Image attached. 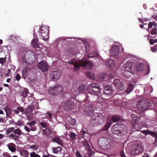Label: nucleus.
I'll use <instances>...</instances> for the list:
<instances>
[{
    "instance_id": "55",
    "label": "nucleus",
    "mask_w": 157,
    "mask_h": 157,
    "mask_svg": "<svg viewBox=\"0 0 157 157\" xmlns=\"http://www.w3.org/2000/svg\"><path fill=\"white\" fill-rule=\"evenodd\" d=\"M24 129L26 131L29 132L30 131H31L30 129V128L27 126H26L24 127Z\"/></svg>"
},
{
    "instance_id": "34",
    "label": "nucleus",
    "mask_w": 157,
    "mask_h": 157,
    "mask_svg": "<svg viewBox=\"0 0 157 157\" xmlns=\"http://www.w3.org/2000/svg\"><path fill=\"white\" fill-rule=\"evenodd\" d=\"M28 90L27 89H25L23 90L21 93V95L24 98H25L27 95Z\"/></svg>"
},
{
    "instance_id": "27",
    "label": "nucleus",
    "mask_w": 157,
    "mask_h": 157,
    "mask_svg": "<svg viewBox=\"0 0 157 157\" xmlns=\"http://www.w3.org/2000/svg\"><path fill=\"white\" fill-rule=\"evenodd\" d=\"M31 69L29 67H25L22 71L23 75L27 76L28 73L30 71Z\"/></svg>"
},
{
    "instance_id": "32",
    "label": "nucleus",
    "mask_w": 157,
    "mask_h": 157,
    "mask_svg": "<svg viewBox=\"0 0 157 157\" xmlns=\"http://www.w3.org/2000/svg\"><path fill=\"white\" fill-rule=\"evenodd\" d=\"M154 132L148 130H144L143 132V133L145 134V135H147L148 134H149L152 136L154 135Z\"/></svg>"
},
{
    "instance_id": "44",
    "label": "nucleus",
    "mask_w": 157,
    "mask_h": 157,
    "mask_svg": "<svg viewBox=\"0 0 157 157\" xmlns=\"http://www.w3.org/2000/svg\"><path fill=\"white\" fill-rule=\"evenodd\" d=\"M157 42V39L153 40V39H150L149 40V43L151 45H153L155 43Z\"/></svg>"
},
{
    "instance_id": "38",
    "label": "nucleus",
    "mask_w": 157,
    "mask_h": 157,
    "mask_svg": "<svg viewBox=\"0 0 157 157\" xmlns=\"http://www.w3.org/2000/svg\"><path fill=\"white\" fill-rule=\"evenodd\" d=\"M13 132L15 134L20 135L21 134V131L19 129H16L13 130Z\"/></svg>"
},
{
    "instance_id": "59",
    "label": "nucleus",
    "mask_w": 157,
    "mask_h": 157,
    "mask_svg": "<svg viewBox=\"0 0 157 157\" xmlns=\"http://www.w3.org/2000/svg\"><path fill=\"white\" fill-rule=\"evenodd\" d=\"M47 114H48V117L50 118V119H52V115L51 113L49 112H47Z\"/></svg>"
},
{
    "instance_id": "12",
    "label": "nucleus",
    "mask_w": 157,
    "mask_h": 157,
    "mask_svg": "<svg viewBox=\"0 0 157 157\" xmlns=\"http://www.w3.org/2000/svg\"><path fill=\"white\" fill-rule=\"evenodd\" d=\"M38 68L44 72H45L48 69V66L47 63L43 61H41L38 64Z\"/></svg>"
},
{
    "instance_id": "56",
    "label": "nucleus",
    "mask_w": 157,
    "mask_h": 157,
    "mask_svg": "<svg viewBox=\"0 0 157 157\" xmlns=\"http://www.w3.org/2000/svg\"><path fill=\"white\" fill-rule=\"evenodd\" d=\"M13 140H18V139L19 138V136H17L15 135V136L13 137Z\"/></svg>"
},
{
    "instance_id": "64",
    "label": "nucleus",
    "mask_w": 157,
    "mask_h": 157,
    "mask_svg": "<svg viewBox=\"0 0 157 157\" xmlns=\"http://www.w3.org/2000/svg\"><path fill=\"white\" fill-rule=\"evenodd\" d=\"M4 119L3 118H0V123H3L4 122Z\"/></svg>"
},
{
    "instance_id": "5",
    "label": "nucleus",
    "mask_w": 157,
    "mask_h": 157,
    "mask_svg": "<svg viewBox=\"0 0 157 157\" xmlns=\"http://www.w3.org/2000/svg\"><path fill=\"white\" fill-rule=\"evenodd\" d=\"M153 17L154 21H153L152 22H150L148 24L147 31H149L148 29L152 28L153 26V28L150 32V33L152 35H155L157 34V13L153 15Z\"/></svg>"
},
{
    "instance_id": "33",
    "label": "nucleus",
    "mask_w": 157,
    "mask_h": 157,
    "mask_svg": "<svg viewBox=\"0 0 157 157\" xmlns=\"http://www.w3.org/2000/svg\"><path fill=\"white\" fill-rule=\"evenodd\" d=\"M22 64L24 66H27L28 64V63L25 59V56H23L22 57Z\"/></svg>"
},
{
    "instance_id": "10",
    "label": "nucleus",
    "mask_w": 157,
    "mask_h": 157,
    "mask_svg": "<svg viewBox=\"0 0 157 157\" xmlns=\"http://www.w3.org/2000/svg\"><path fill=\"white\" fill-rule=\"evenodd\" d=\"M112 131L113 133L115 134H117L119 136L121 135V125L118 124H116L112 127Z\"/></svg>"
},
{
    "instance_id": "2",
    "label": "nucleus",
    "mask_w": 157,
    "mask_h": 157,
    "mask_svg": "<svg viewBox=\"0 0 157 157\" xmlns=\"http://www.w3.org/2000/svg\"><path fill=\"white\" fill-rule=\"evenodd\" d=\"M101 89L100 88V86L98 84L96 83H93L90 84L88 88V93L86 94V97L85 98L84 101L86 102L87 101L89 102L88 100L89 97L90 96V94H92L93 95H98L99 94L101 93Z\"/></svg>"
},
{
    "instance_id": "20",
    "label": "nucleus",
    "mask_w": 157,
    "mask_h": 157,
    "mask_svg": "<svg viewBox=\"0 0 157 157\" xmlns=\"http://www.w3.org/2000/svg\"><path fill=\"white\" fill-rule=\"evenodd\" d=\"M7 146L10 150L12 152H14L16 151V145L13 143H10L7 145Z\"/></svg>"
},
{
    "instance_id": "54",
    "label": "nucleus",
    "mask_w": 157,
    "mask_h": 157,
    "mask_svg": "<svg viewBox=\"0 0 157 157\" xmlns=\"http://www.w3.org/2000/svg\"><path fill=\"white\" fill-rule=\"evenodd\" d=\"M76 156L77 157H82V155L80 154L79 152L77 151L76 152Z\"/></svg>"
},
{
    "instance_id": "47",
    "label": "nucleus",
    "mask_w": 157,
    "mask_h": 157,
    "mask_svg": "<svg viewBox=\"0 0 157 157\" xmlns=\"http://www.w3.org/2000/svg\"><path fill=\"white\" fill-rule=\"evenodd\" d=\"M44 132L46 134H49L51 133L50 130L48 128H46L44 129Z\"/></svg>"
},
{
    "instance_id": "30",
    "label": "nucleus",
    "mask_w": 157,
    "mask_h": 157,
    "mask_svg": "<svg viewBox=\"0 0 157 157\" xmlns=\"http://www.w3.org/2000/svg\"><path fill=\"white\" fill-rule=\"evenodd\" d=\"M48 92L51 95H54L56 94V93L54 87L50 88L49 89Z\"/></svg>"
},
{
    "instance_id": "1",
    "label": "nucleus",
    "mask_w": 157,
    "mask_h": 157,
    "mask_svg": "<svg viewBox=\"0 0 157 157\" xmlns=\"http://www.w3.org/2000/svg\"><path fill=\"white\" fill-rule=\"evenodd\" d=\"M68 63L74 65V70L75 71H77L80 69L81 66H82L85 69L89 70L91 69L93 66L92 63L86 60L76 61L72 60L71 61H68Z\"/></svg>"
},
{
    "instance_id": "16",
    "label": "nucleus",
    "mask_w": 157,
    "mask_h": 157,
    "mask_svg": "<svg viewBox=\"0 0 157 157\" xmlns=\"http://www.w3.org/2000/svg\"><path fill=\"white\" fill-rule=\"evenodd\" d=\"M133 64L131 62H128L126 63L125 66V69L126 71L132 72L131 71L133 67Z\"/></svg>"
},
{
    "instance_id": "46",
    "label": "nucleus",
    "mask_w": 157,
    "mask_h": 157,
    "mask_svg": "<svg viewBox=\"0 0 157 157\" xmlns=\"http://www.w3.org/2000/svg\"><path fill=\"white\" fill-rule=\"evenodd\" d=\"M107 75L106 74H101L100 75V79H101L102 80H103L105 78H106L107 77Z\"/></svg>"
},
{
    "instance_id": "13",
    "label": "nucleus",
    "mask_w": 157,
    "mask_h": 157,
    "mask_svg": "<svg viewBox=\"0 0 157 157\" xmlns=\"http://www.w3.org/2000/svg\"><path fill=\"white\" fill-rule=\"evenodd\" d=\"M64 109L67 110H71L74 108L75 105L71 101H67L64 105Z\"/></svg>"
},
{
    "instance_id": "24",
    "label": "nucleus",
    "mask_w": 157,
    "mask_h": 157,
    "mask_svg": "<svg viewBox=\"0 0 157 157\" xmlns=\"http://www.w3.org/2000/svg\"><path fill=\"white\" fill-rule=\"evenodd\" d=\"M62 149V147H53L52 148V151L53 153L55 154H57L59 152H61Z\"/></svg>"
},
{
    "instance_id": "36",
    "label": "nucleus",
    "mask_w": 157,
    "mask_h": 157,
    "mask_svg": "<svg viewBox=\"0 0 157 157\" xmlns=\"http://www.w3.org/2000/svg\"><path fill=\"white\" fill-rule=\"evenodd\" d=\"M34 108V107L33 106H30L28 107L27 109L25 111V113H26L28 112H30L33 110Z\"/></svg>"
},
{
    "instance_id": "6",
    "label": "nucleus",
    "mask_w": 157,
    "mask_h": 157,
    "mask_svg": "<svg viewBox=\"0 0 157 157\" xmlns=\"http://www.w3.org/2000/svg\"><path fill=\"white\" fill-rule=\"evenodd\" d=\"M40 38L44 40H47L49 37V28L46 26L41 27L40 30L39 35Z\"/></svg>"
},
{
    "instance_id": "39",
    "label": "nucleus",
    "mask_w": 157,
    "mask_h": 157,
    "mask_svg": "<svg viewBox=\"0 0 157 157\" xmlns=\"http://www.w3.org/2000/svg\"><path fill=\"white\" fill-rule=\"evenodd\" d=\"M30 154L31 157H40V155L34 151L30 153Z\"/></svg>"
},
{
    "instance_id": "51",
    "label": "nucleus",
    "mask_w": 157,
    "mask_h": 157,
    "mask_svg": "<svg viewBox=\"0 0 157 157\" xmlns=\"http://www.w3.org/2000/svg\"><path fill=\"white\" fill-rule=\"evenodd\" d=\"M76 124V120L75 119H72V121L71 122V124L73 126H74Z\"/></svg>"
},
{
    "instance_id": "48",
    "label": "nucleus",
    "mask_w": 157,
    "mask_h": 157,
    "mask_svg": "<svg viewBox=\"0 0 157 157\" xmlns=\"http://www.w3.org/2000/svg\"><path fill=\"white\" fill-rule=\"evenodd\" d=\"M6 58H0V63L2 64H3L6 62Z\"/></svg>"
},
{
    "instance_id": "49",
    "label": "nucleus",
    "mask_w": 157,
    "mask_h": 157,
    "mask_svg": "<svg viewBox=\"0 0 157 157\" xmlns=\"http://www.w3.org/2000/svg\"><path fill=\"white\" fill-rule=\"evenodd\" d=\"M155 138L154 143H157V133L154 132V135L152 136Z\"/></svg>"
},
{
    "instance_id": "52",
    "label": "nucleus",
    "mask_w": 157,
    "mask_h": 157,
    "mask_svg": "<svg viewBox=\"0 0 157 157\" xmlns=\"http://www.w3.org/2000/svg\"><path fill=\"white\" fill-rule=\"evenodd\" d=\"M15 78L17 80L19 81L21 78V76L18 74H17L15 76Z\"/></svg>"
},
{
    "instance_id": "28",
    "label": "nucleus",
    "mask_w": 157,
    "mask_h": 157,
    "mask_svg": "<svg viewBox=\"0 0 157 157\" xmlns=\"http://www.w3.org/2000/svg\"><path fill=\"white\" fill-rule=\"evenodd\" d=\"M86 76L92 79H94L95 76L94 73L90 72H86Z\"/></svg>"
},
{
    "instance_id": "40",
    "label": "nucleus",
    "mask_w": 157,
    "mask_h": 157,
    "mask_svg": "<svg viewBox=\"0 0 157 157\" xmlns=\"http://www.w3.org/2000/svg\"><path fill=\"white\" fill-rule=\"evenodd\" d=\"M82 144L83 146L87 148L90 147L88 142L87 140L83 141L82 142Z\"/></svg>"
},
{
    "instance_id": "50",
    "label": "nucleus",
    "mask_w": 157,
    "mask_h": 157,
    "mask_svg": "<svg viewBox=\"0 0 157 157\" xmlns=\"http://www.w3.org/2000/svg\"><path fill=\"white\" fill-rule=\"evenodd\" d=\"M17 109L19 110V111H21V112H23L24 111V109L22 107H18L17 108Z\"/></svg>"
},
{
    "instance_id": "18",
    "label": "nucleus",
    "mask_w": 157,
    "mask_h": 157,
    "mask_svg": "<svg viewBox=\"0 0 157 157\" xmlns=\"http://www.w3.org/2000/svg\"><path fill=\"white\" fill-rule=\"evenodd\" d=\"M136 69L138 72H142L144 69V65L142 63H139L136 65Z\"/></svg>"
},
{
    "instance_id": "41",
    "label": "nucleus",
    "mask_w": 157,
    "mask_h": 157,
    "mask_svg": "<svg viewBox=\"0 0 157 157\" xmlns=\"http://www.w3.org/2000/svg\"><path fill=\"white\" fill-rule=\"evenodd\" d=\"M14 128L13 127H11L8 128L6 132V133L8 135L11 132H12L13 131Z\"/></svg>"
},
{
    "instance_id": "4",
    "label": "nucleus",
    "mask_w": 157,
    "mask_h": 157,
    "mask_svg": "<svg viewBox=\"0 0 157 157\" xmlns=\"http://www.w3.org/2000/svg\"><path fill=\"white\" fill-rule=\"evenodd\" d=\"M111 141L110 139L103 137L99 139L98 144L103 149L107 150L111 147Z\"/></svg>"
},
{
    "instance_id": "60",
    "label": "nucleus",
    "mask_w": 157,
    "mask_h": 157,
    "mask_svg": "<svg viewBox=\"0 0 157 157\" xmlns=\"http://www.w3.org/2000/svg\"><path fill=\"white\" fill-rule=\"evenodd\" d=\"M13 112L17 114H18L19 113V111L17 109V108L16 109H14L13 110Z\"/></svg>"
},
{
    "instance_id": "35",
    "label": "nucleus",
    "mask_w": 157,
    "mask_h": 157,
    "mask_svg": "<svg viewBox=\"0 0 157 157\" xmlns=\"http://www.w3.org/2000/svg\"><path fill=\"white\" fill-rule=\"evenodd\" d=\"M22 155L25 157H29L28 156L29 153L27 151L25 150H23L21 151Z\"/></svg>"
},
{
    "instance_id": "3",
    "label": "nucleus",
    "mask_w": 157,
    "mask_h": 157,
    "mask_svg": "<svg viewBox=\"0 0 157 157\" xmlns=\"http://www.w3.org/2000/svg\"><path fill=\"white\" fill-rule=\"evenodd\" d=\"M104 120L103 115L101 113H99L92 117L90 119V123L93 127H94L98 124H101Z\"/></svg>"
},
{
    "instance_id": "61",
    "label": "nucleus",
    "mask_w": 157,
    "mask_h": 157,
    "mask_svg": "<svg viewBox=\"0 0 157 157\" xmlns=\"http://www.w3.org/2000/svg\"><path fill=\"white\" fill-rule=\"evenodd\" d=\"M138 21L140 23H143V21L142 19L140 18H138Z\"/></svg>"
},
{
    "instance_id": "63",
    "label": "nucleus",
    "mask_w": 157,
    "mask_h": 157,
    "mask_svg": "<svg viewBox=\"0 0 157 157\" xmlns=\"http://www.w3.org/2000/svg\"><path fill=\"white\" fill-rule=\"evenodd\" d=\"M15 135L13 133H11L9 135L10 137H11V138H13V137L15 136Z\"/></svg>"
},
{
    "instance_id": "26",
    "label": "nucleus",
    "mask_w": 157,
    "mask_h": 157,
    "mask_svg": "<svg viewBox=\"0 0 157 157\" xmlns=\"http://www.w3.org/2000/svg\"><path fill=\"white\" fill-rule=\"evenodd\" d=\"M78 90L80 93L84 92L86 90L85 85L83 84L80 85L78 87Z\"/></svg>"
},
{
    "instance_id": "62",
    "label": "nucleus",
    "mask_w": 157,
    "mask_h": 157,
    "mask_svg": "<svg viewBox=\"0 0 157 157\" xmlns=\"http://www.w3.org/2000/svg\"><path fill=\"white\" fill-rule=\"evenodd\" d=\"M11 71L10 69H8L7 71V74L6 75V76H8V75L10 73V72Z\"/></svg>"
},
{
    "instance_id": "15",
    "label": "nucleus",
    "mask_w": 157,
    "mask_h": 157,
    "mask_svg": "<svg viewBox=\"0 0 157 157\" xmlns=\"http://www.w3.org/2000/svg\"><path fill=\"white\" fill-rule=\"evenodd\" d=\"M104 94H105L109 96L112 94L113 93V91L111 86L107 85L104 88Z\"/></svg>"
},
{
    "instance_id": "19",
    "label": "nucleus",
    "mask_w": 157,
    "mask_h": 157,
    "mask_svg": "<svg viewBox=\"0 0 157 157\" xmlns=\"http://www.w3.org/2000/svg\"><path fill=\"white\" fill-rule=\"evenodd\" d=\"M35 123L36 121H33L30 122H28L27 123V124L29 125L30 127L31 128V131H34L36 130V126L35 125Z\"/></svg>"
},
{
    "instance_id": "43",
    "label": "nucleus",
    "mask_w": 157,
    "mask_h": 157,
    "mask_svg": "<svg viewBox=\"0 0 157 157\" xmlns=\"http://www.w3.org/2000/svg\"><path fill=\"white\" fill-rule=\"evenodd\" d=\"M151 50L153 52H156L157 50V44H155L153 47H151Z\"/></svg>"
},
{
    "instance_id": "23",
    "label": "nucleus",
    "mask_w": 157,
    "mask_h": 157,
    "mask_svg": "<svg viewBox=\"0 0 157 157\" xmlns=\"http://www.w3.org/2000/svg\"><path fill=\"white\" fill-rule=\"evenodd\" d=\"M4 109L6 113V115L7 116H9L11 114V109L8 105L6 106L5 107Z\"/></svg>"
},
{
    "instance_id": "42",
    "label": "nucleus",
    "mask_w": 157,
    "mask_h": 157,
    "mask_svg": "<svg viewBox=\"0 0 157 157\" xmlns=\"http://www.w3.org/2000/svg\"><path fill=\"white\" fill-rule=\"evenodd\" d=\"M76 136V134L73 132H71L70 136V138L72 140L75 139Z\"/></svg>"
},
{
    "instance_id": "14",
    "label": "nucleus",
    "mask_w": 157,
    "mask_h": 157,
    "mask_svg": "<svg viewBox=\"0 0 157 157\" xmlns=\"http://www.w3.org/2000/svg\"><path fill=\"white\" fill-rule=\"evenodd\" d=\"M61 72L60 71L57 69H55L53 71L52 73V79L54 81H56L59 79L61 76Z\"/></svg>"
},
{
    "instance_id": "17",
    "label": "nucleus",
    "mask_w": 157,
    "mask_h": 157,
    "mask_svg": "<svg viewBox=\"0 0 157 157\" xmlns=\"http://www.w3.org/2000/svg\"><path fill=\"white\" fill-rule=\"evenodd\" d=\"M32 44L33 46L35 48H39V45L41 44L39 43V40L37 38H34L32 41Z\"/></svg>"
},
{
    "instance_id": "45",
    "label": "nucleus",
    "mask_w": 157,
    "mask_h": 157,
    "mask_svg": "<svg viewBox=\"0 0 157 157\" xmlns=\"http://www.w3.org/2000/svg\"><path fill=\"white\" fill-rule=\"evenodd\" d=\"M108 63L110 67L112 66L114 64L113 60L112 59H109L108 61Z\"/></svg>"
},
{
    "instance_id": "7",
    "label": "nucleus",
    "mask_w": 157,
    "mask_h": 157,
    "mask_svg": "<svg viewBox=\"0 0 157 157\" xmlns=\"http://www.w3.org/2000/svg\"><path fill=\"white\" fill-rule=\"evenodd\" d=\"M151 104L149 101H145L141 99L139 101L137 104V106L138 109L141 111L145 110L150 107Z\"/></svg>"
},
{
    "instance_id": "57",
    "label": "nucleus",
    "mask_w": 157,
    "mask_h": 157,
    "mask_svg": "<svg viewBox=\"0 0 157 157\" xmlns=\"http://www.w3.org/2000/svg\"><path fill=\"white\" fill-rule=\"evenodd\" d=\"M121 157H126L124 151H121Z\"/></svg>"
},
{
    "instance_id": "37",
    "label": "nucleus",
    "mask_w": 157,
    "mask_h": 157,
    "mask_svg": "<svg viewBox=\"0 0 157 157\" xmlns=\"http://www.w3.org/2000/svg\"><path fill=\"white\" fill-rule=\"evenodd\" d=\"M97 53L96 52H90L88 54V57L89 58L97 56Z\"/></svg>"
},
{
    "instance_id": "53",
    "label": "nucleus",
    "mask_w": 157,
    "mask_h": 157,
    "mask_svg": "<svg viewBox=\"0 0 157 157\" xmlns=\"http://www.w3.org/2000/svg\"><path fill=\"white\" fill-rule=\"evenodd\" d=\"M40 125L43 128H45L46 127L47 125L44 122H41L40 123Z\"/></svg>"
},
{
    "instance_id": "31",
    "label": "nucleus",
    "mask_w": 157,
    "mask_h": 157,
    "mask_svg": "<svg viewBox=\"0 0 157 157\" xmlns=\"http://www.w3.org/2000/svg\"><path fill=\"white\" fill-rule=\"evenodd\" d=\"M120 119V117L118 115H113L112 117V120L114 122H116Z\"/></svg>"
},
{
    "instance_id": "25",
    "label": "nucleus",
    "mask_w": 157,
    "mask_h": 157,
    "mask_svg": "<svg viewBox=\"0 0 157 157\" xmlns=\"http://www.w3.org/2000/svg\"><path fill=\"white\" fill-rule=\"evenodd\" d=\"M54 89L56 91V94L58 92L61 91L63 89L62 86L59 84L56 85L54 87Z\"/></svg>"
},
{
    "instance_id": "22",
    "label": "nucleus",
    "mask_w": 157,
    "mask_h": 157,
    "mask_svg": "<svg viewBox=\"0 0 157 157\" xmlns=\"http://www.w3.org/2000/svg\"><path fill=\"white\" fill-rule=\"evenodd\" d=\"M52 141L54 142H56L58 144L60 145H62V141L61 140V139L59 138V137H56L55 138L53 139L52 140Z\"/></svg>"
},
{
    "instance_id": "9",
    "label": "nucleus",
    "mask_w": 157,
    "mask_h": 157,
    "mask_svg": "<svg viewBox=\"0 0 157 157\" xmlns=\"http://www.w3.org/2000/svg\"><path fill=\"white\" fill-rule=\"evenodd\" d=\"M114 85L116 86L118 91L123 90L124 89V85L120 79H115L113 82Z\"/></svg>"
},
{
    "instance_id": "8",
    "label": "nucleus",
    "mask_w": 157,
    "mask_h": 157,
    "mask_svg": "<svg viewBox=\"0 0 157 157\" xmlns=\"http://www.w3.org/2000/svg\"><path fill=\"white\" fill-rule=\"evenodd\" d=\"M122 51V47L114 45L112 48L110 53L112 56H113L114 58L117 59L118 58L120 52H121Z\"/></svg>"
},
{
    "instance_id": "21",
    "label": "nucleus",
    "mask_w": 157,
    "mask_h": 157,
    "mask_svg": "<svg viewBox=\"0 0 157 157\" xmlns=\"http://www.w3.org/2000/svg\"><path fill=\"white\" fill-rule=\"evenodd\" d=\"M133 88L134 86L131 83L129 84L128 88L125 92V93H126L127 94H129L133 91Z\"/></svg>"
},
{
    "instance_id": "11",
    "label": "nucleus",
    "mask_w": 157,
    "mask_h": 157,
    "mask_svg": "<svg viewBox=\"0 0 157 157\" xmlns=\"http://www.w3.org/2000/svg\"><path fill=\"white\" fill-rule=\"evenodd\" d=\"M142 152V148L141 146H138L134 150L131 152L132 155L136 156L141 155Z\"/></svg>"
},
{
    "instance_id": "29",
    "label": "nucleus",
    "mask_w": 157,
    "mask_h": 157,
    "mask_svg": "<svg viewBox=\"0 0 157 157\" xmlns=\"http://www.w3.org/2000/svg\"><path fill=\"white\" fill-rule=\"evenodd\" d=\"M112 123V122H111L107 123L102 128L103 130L107 131L108 130Z\"/></svg>"
},
{
    "instance_id": "58",
    "label": "nucleus",
    "mask_w": 157,
    "mask_h": 157,
    "mask_svg": "<svg viewBox=\"0 0 157 157\" xmlns=\"http://www.w3.org/2000/svg\"><path fill=\"white\" fill-rule=\"evenodd\" d=\"M22 123H22V121H18V122H17V125L20 126V125H22Z\"/></svg>"
}]
</instances>
